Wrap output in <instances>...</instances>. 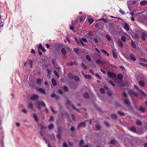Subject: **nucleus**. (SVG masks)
I'll return each mask as SVG.
<instances>
[{
	"instance_id": "nucleus-47",
	"label": "nucleus",
	"mask_w": 147,
	"mask_h": 147,
	"mask_svg": "<svg viewBox=\"0 0 147 147\" xmlns=\"http://www.w3.org/2000/svg\"><path fill=\"white\" fill-rule=\"evenodd\" d=\"M100 93L102 94H104L105 93L104 90L103 88H100Z\"/></svg>"
},
{
	"instance_id": "nucleus-45",
	"label": "nucleus",
	"mask_w": 147,
	"mask_h": 147,
	"mask_svg": "<svg viewBox=\"0 0 147 147\" xmlns=\"http://www.w3.org/2000/svg\"><path fill=\"white\" fill-rule=\"evenodd\" d=\"M74 80L76 82H78L79 81L80 79L77 76H75L74 77Z\"/></svg>"
},
{
	"instance_id": "nucleus-60",
	"label": "nucleus",
	"mask_w": 147,
	"mask_h": 147,
	"mask_svg": "<svg viewBox=\"0 0 147 147\" xmlns=\"http://www.w3.org/2000/svg\"><path fill=\"white\" fill-rule=\"evenodd\" d=\"M93 34V33L92 31H90L87 34L89 36H91Z\"/></svg>"
},
{
	"instance_id": "nucleus-54",
	"label": "nucleus",
	"mask_w": 147,
	"mask_h": 147,
	"mask_svg": "<svg viewBox=\"0 0 147 147\" xmlns=\"http://www.w3.org/2000/svg\"><path fill=\"white\" fill-rule=\"evenodd\" d=\"M61 134L59 132L57 135V136L58 138L60 140Z\"/></svg>"
},
{
	"instance_id": "nucleus-46",
	"label": "nucleus",
	"mask_w": 147,
	"mask_h": 147,
	"mask_svg": "<svg viewBox=\"0 0 147 147\" xmlns=\"http://www.w3.org/2000/svg\"><path fill=\"white\" fill-rule=\"evenodd\" d=\"M85 78L86 79H91V75H87L85 76Z\"/></svg>"
},
{
	"instance_id": "nucleus-18",
	"label": "nucleus",
	"mask_w": 147,
	"mask_h": 147,
	"mask_svg": "<svg viewBox=\"0 0 147 147\" xmlns=\"http://www.w3.org/2000/svg\"><path fill=\"white\" fill-rule=\"evenodd\" d=\"M118 44L119 46H120L121 47H122L123 46V43L120 40H118Z\"/></svg>"
},
{
	"instance_id": "nucleus-7",
	"label": "nucleus",
	"mask_w": 147,
	"mask_h": 147,
	"mask_svg": "<svg viewBox=\"0 0 147 147\" xmlns=\"http://www.w3.org/2000/svg\"><path fill=\"white\" fill-rule=\"evenodd\" d=\"M67 103L68 104H71V106L73 109H74L76 111L78 112H80V111H79V110L78 109H76L75 107L71 103V102H70V101L68 100L67 101Z\"/></svg>"
},
{
	"instance_id": "nucleus-9",
	"label": "nucleus",
	"mask_w": 147,
	"mask_h": 147,
	"mask_svg": "<svg viewBox=\"0 0 147 147\" xmlns=\"http://www.w3.org/2000/svg\"><path fill=\"white\" fill-rule=\"evenodd\" d=\"M38 95L34 94L31 97L30 99L32 100H34L38 99Z\"/></svg>"
},
{
	"instance_id": "nucleus-12",
	"label": "nucleus",
	"mask_w": 147,
	"mask_h": 147,
	"mask_svg": "<svg viewBox=\"0 0 147 147\" xmlns=\"http://www.w3.org/2000/svg\"><path fill=\"white\" fill-rule=\"evenodd\" d=\"M138 83L140 85L141 87H144L145 85V83L142 80L139 81Z\"/></svg>"
},
{
	"instance_id": "nucleus-41",
	"label": "nucleus",
	"mask_w": 147,
	"mask_h": 147,
	"mask_svg": "<svg viewBox=\"0 0 147 147\" xmlns=\"http://www.w3.org/2000/svg\"><path fill=\"white\" fill-rule=\"evenodd\" d=\"M94 20L93 19L90 18L88 19V22L90 24H92Z\"/></svg>"
},
{
	"instance_id": "nucleus-42",
	"label": "nucleus",
	"mask_w": 147,
	"mask_h": 147,
	"mask_svg": "<svg viewBox=\"0 0 147 147\" xmlns=\"http://www.w3.org/2000/svg\"><path fill=\"white\" fill-rule=\"evenodd\" d=\"M68 76L69 78L71 79L74 77V75L71 73H69L68 74Z\"/></svg>"
},
{
	"instance_id": "nucleus-10",
	"label": "nucleus",
	"mask_w": 147,
	"mask_h": 147,
	"mask_svg": "<svg viewBox=\"0 0 147 147\" xmlns=\"http://www.w3.org/2000/svg\"><path fill=\"white\" fill-rule=\"evenodd\" d=\"M124 28L127 31L129 30V26L128 24L127 23H125L124 26Z\"/></svg>"
},
{
	"instance_id": "nucleus-4",
	"label": "nucleus",
	"mask_w": 147,
	"mask_h": 147,
	"mask_svg": "<svg viewBox=\"0 0 147 147\" xmlns=\"http://www.w3.org/2000/svg\"><path fill=\"white\" fill-rule=\"evenodd\" d=\"M36 105L42 106L44 107H46V105L44 102L42 101H38L36 103Z\"/></svg>"
},
{
	"instance_id": "nucleus-44",
	"label": "nucleus",
	"mask_w": 147,
	"mask_h": 147,
	"mask_svg": "<svg viewBox=\"0 0 147 147\" xmlns=\"http://www.w3.org/2000/svg\"><path fill=\"white\" fill-rule=\"evenodd\" d=\"M86 58L87 59V60L89 61H91V58L88 55H86Z\"/></svg>"
},
{
	"instance_id": "nucleus-62",
	"label": "nucleus",
	"mask_w": 147,
	"mask_h": 147,
	"mask_svg": "<svg viewBox=\"0 0 147 147\" xmlns=\"http://www.w3.org/2000/svg\"><path fill=\"white\" fill-rule=\"evenodd\" d=\"M50 108H51V110L53 112V113H54V114H56V112L53 109V107L51 106L50 107Z\"/></svg>"
},
{
	"instance_id": "nucleus-8",
	"label": "nucleus",
	"mask_w": 147,
	"mask_h": 147,
	"mask_svg": "<svg viewBox=\"0 0 147 147\" xmlns=\"http://www.w3.org/2000/svg\"><path fill=\"white\" fill-rule=\"evenodd\" d=\"M111 118L115 120L117 119V116L115 114H111L110 115Z\"/></svg>"
},
{
	"instance_id": "nucleus-58",
	"label": "nucleus",
	"mask_w": 147,
	"mask_h": 147,
	"mask_svg": "<svg viewBox=\"0 0 147 147\" xmlns=\"http://www.w3.org/2000/svg\"><path fill=\"white\" fill-rule=\"evenodd\" d=\"M54 73L55 75H56L57 77H58L59 76V74L56 71H54Z\"/></svg>"
},
{
	"instance_id": "nucleus-2",
	"label": "nucleus",
	"mask_w": 147,
	"mask_h": 147,
	"mask_svg": "<svg viewBox=\"0 0 147 147\" xmlns=\"http://www.w3.org/2000/svg\"><path fill=\"white\" fill-rule=\"evenodd\" d=\"M124 102L127 106L129 107L131 109H132V107L131 106L130 102L128 98L125 99L124 100Z\"/></svg>"
},
{
	"instance_id": "nucleus-48",
	"label": "nucleus",
	"mask_w": 147,
	"mask_h": 147,
	"mask_svg": "<svg viewBox=\"0 0 147 147\" xmlns=\"http://www.w3.org/2000/svg\"><path fill=\"white\" fill-rule=\"evenodd\" d=\"M40 128L41 129H45L47 128L46 127L43 126L42 124H40Z\"/></svg>"
},
{
	"instance_id": "nucleus-57",
	"label": "nucleus",
	"mask_w": 147,
	"mask_h": 147,
	"mask_svg": "<svg viewBox=\"0 0 147 147\" xmlns=\"http://www.w3.org/2000/svg\"><path fill=\"white\" fill-rule=\"evenodd\" d=\"M63 147H68L67 145L65 142H64L63 144Z\"/></svg>"
},
{
	"instance_id": "nucleus-5",
	"label": "nucleus",
	"mask_w": 147,
	"mask_h": 147,
	"mask_svg": "<svg viewBox=\"0 0 147 147\" xmlns=\"http://www.w3.org/2000/svg\"><path fill=\"white\" fill-rule=\"evenodd\" d=\"M141 32V38L143 40L145 41L146 40V37L147 36V35L145 32Z\"/></svg>"
},
{
	"instance_id": "nucleus-20",
	"label": "nucleus",
	"mask_w": 147,
	"mask_h": 147,
	"mask_svg": "<svg viewBox=\"0 0 147 147\" xmlns=\"http://www.w3.org/2000/svg\"><path fill=\"white\" fill-rule=\"evenodd\" d=\"M95 107L96 109L98 111H99L100 112L102 113H103L102 111L101 110V109L100 107H97L96 105L95 106Z\"/></svg>"
},
{
	"instance_id": "nucleus-26",
	"label": "nucleus",
	"mask_w": 147,
	"mask_h": 147,
	"mask_svg": "<svg viewBox=\"0 0 147 147\" xmlns=\"http://www.w3.org/2000/svg\"><path fill=\"white\" fill-rule=\"evenodd\" d=\"M96 128L98 130H100L101 129V126L99 124H96Z\"/></svg>"
},
{
	"instance_id": "nucleus-23",
	"label": "nucleus",
	"mask_w": 147,
	"mask_h": 147,
	"mask_svg": "<svg viewBox=\"0 0 147 147\" xmlns=\"http://www.w3.org/2000/svg\"><path fill=\"white\" fill-rule=\"evenodd\" d=\"M51 82L54 86H56L57 84V82L54 78H53L52 79Z\"/></svg>"
},
{
	"instance_id": "nucleus-32",
	"label": "nucleus",
	"mask_w": 147,
	"mask_h": 147,
	"mask_svg": "<svg viewBox=\"0 0 147 147\" xmlns=\"http://www.w3.org/2000/svg\"><path fill=\"white\" fill-rule=\"evenodd\" d=\"M84 97L85 98H89V95L87 93H85L84 94Z\"/></svg>"
},
{
	"instance_id": "nucleus-15",
	"label": "nucleus",
	"mask_w": 147,
	"mask_h": 147,
	"mask_svg": "<svg viewBox=\"0 0 147 147\" xmlns=\"http://www.w3.org/2000/svg\"><path fill=\"white\" fill-rule=\"evenodd\" d=\"M52 63L54 67H55L57 66V65L56 63L55 59V58L52 59Z\"/></svg>"
},
{
	"instance_id": "nucleus-35",
	"label": "nucleus",
	"mask_w": 147,
	"mask_h": 147,
	"mask_svg": "<svg viewBox=\"0 0 147 147\" xmlns=\"http://www.w3.org/2000/svg\"><path fill=\"white\" fill-rule=\"evenodd\" d=\"M136 123V124L138 125H141L142 124V122L139 120H137Z\"/></svg>"
},
{
	"instance_id": "nucleus-64",
	"label": "nucleus",
	"mask_w": 147,
	"mask_h": 147,
	"mask_svg": "<svg viewBox=\"0 0 147 147\" xmlns=\"http://www.w3.org/2000/svg\"><path fill=\"white\" fill-rule=\"evenodd\" d=\"M123 95L124 97L126 98H128L127 95L125 92H123Z\"/></svg>"
},
{
	"instance_id": "nucleus-27",
	"label": "nucleus",
	"mask_w": 147,
	"mask_h": 147,
	"mask_svg": "<svg viewBox=\"0 0 147 147\" xmlns=\"http://www.w3.org/2000/svg\"><path fill=\"white\" fill-rule=\"evenodd\" d=\"M117 113L121 116H125V113L122 111H119L117 112Z\"/></svg>"
},
{
	"instance_id": "nucleus-6",
	"label": "nucleus",
	"mask_w": 147,
	"mask_h": 147,
	"mask_svg": "<svg viewBox=\"0 0 147 147\" xmlns=\"http://www.w3.org/2000/svg\"><path fill=\"white\" fill-rule=\"evenodd\" d=\"M131 37L133 38L138 39L139 38V35L136 33L133 32L131 34Z\"/></svg>"
},
{
	"instance_id": "nucleus-36",
	"label": "nucleus",
	"mask_w": 147,
	"mask_h": 147,
	"mask_svg": "<svg viewBox=\"0 0 147 147\" xmlns=\"http://www.w3.org/2000/svg\"><path fill=\"white\" fill-rule=\"evenodd\" d=\"M54 127L53 125V124H51L49 125L48 127L49 129H51L54 128Z\"/></svg>"
},
{
	"instance_id": "nucleus-21",
	"label": "nucleus",
	"mask_w": 147,
	"mask_h": 147,
	"mask_svg": "<svg viewBox=\"0 0 147 147\" xmlns=\"http://www.w3.org/2000/svg\"><path fill=\"white\" fill-rule=\"evenodd\" d=\"M68 64L71 66L73 65L74 64L77 65V64L75 62L73 61H70L68 63Z\"/></svg>"
},
{
	"instance_id": "nucleus-51",
	"label": "nucleus",
	"mask_w": 147,
	"mask_h": 147,
	"mask_svg": "<svg viewBox=\"0 0 147 147\" xmlns=\"http://www.w3.org/2000/svg\"><path fill=\"white\" fill-rule=\"evenodd\" d=\"M115 140L113 139V140H111L110 141V144H114V143H115Z\"/></svg>"
},
{
	"instance_id": "nucleus-39",
	"label": "nucleus",
	"mask_w": 147,
	"mask_h": 147,
	"mask_svg": "<svg viewBox=\"0 0 147 147\" xmlns=\"http://www.w3.org/2000/svg\"><path fill=\"white\" fill-rule=\"evenodd\" d=\"M106 37L107 39L109 40L110 41L111 40V38L110 35L108 34H107L106 35Z\"/></svg>"
},
{
	"instance_id": "nucleus-30",
	"label": "nucleus",
	"mask_w": 147,
	"mask_h": 147,
	"mask_svg": "<svg viewBox=\"0 0 147 147\" xmlns=\"http://www.w3.org/2000/svg\"><path fill=\"white\" fill-rule=\"evenodd\" d=\"M33 117L35 121L37 122L38 121V119L36 114H34L33 115Z\"/></svg>"
},
{
	"instance_id": "nucleus-22",
	"label": "nucleus",
	"mask_w": 147,
	"mask_h": 147,
	"mask_svg": "<svg viewBox=\"0 0 147 147\" xmlns=\"http://www.w3.org/2000/svg\"><path fill=\"white\" fill-rule=\"evenodd\" d=\"M147 3V2L146 0L140 2V4L142 5H144Z\"/></svg>"
},
{
	"instance_id": "nucleus-43",
	"label": "nucleus",
	"mask_w": 147,
	"mask_h": 147,
	"mask_svg": "<svg viewBox=\"0 0 147 147\" xmlns=\"http://www.w3.org/2000/svg\"><path fill=\"white\" fill-rule=\"evenodd\" d=\"M139 61H143L144 62H146L147 61V60L144 58H140Z\"/></svg>"
},
{
	"instance_id": "nucleus-1",
	"label": "nucleus",
	"mask_w": 147,
	"mask_h": 147,
	"mask_svg": "<svg viewBox=\"0 0 147 147\" xmlns=\"http://www.w3.org/2000/svg\"><path fill=\"white\" fill-rule=\"evenodd\" d=\"M87 121V120H86L84 122H81L79 123L77 126V129H79L80 127H85L86 126V122Z\"/></svg>"
},
{
	"instance_id": "nucleus-14",
	"label": "nucleus",
	"mask_w": 147,
	"mask_h": 147,
	"mask_svg": "<svg viewBox=\"0 0 147 147\" xmlns=\"http://www.w3.org/2000/svg\"><path fill=\"white\" fill-rule=\"evenodd\" d=\"M129 130L132 132H133L134 133H137L136 129V128L134 126H132L130 128Z\"/></svg>"
},
{
	"instance_id": "nucleus-17",
	"label": "nucleus",
	"mask_w": 147,
	"mask_h": 147,
	"mask_svg": "<svg viewBox=\"0 0 147 147\" xmlns=\"http://www.w3.org/2000/svg\"><path fill=\"white\" fill-rule=\"evenodd\" d=\"M139 110L141 112L144 113L145 112V108L142 106L140 107Z\"/></svg>"
},
{
	"instance_id": "nucleus-34",
	"label": "nucleus",
	"mask_w": 147,
	"mask_h": 147,
	"mask_svg": "<svg viewBox=\"0 0 147 147\" xmlns=\"http://www.w3.org/2000/svg\"><path fill=\"white\" fill-rule=\"evenodd\" d=\"M81 67L84 68V69H87V67L84 63H82L81 64Z\"/></svg>"
},
{
	"instance_id": "nucleus-52",
	"label": "nucleus",
	"mask_w": 147,
	"mask_h": 147,
	"mask_svg": "<svg viewBox=\"0 0 147 147\" xmlns=\"http://www.w3.org/2000/svg\"><path fill=\"white\" fill-rule=\"evenodd\" d=\"M103 123H104V124L105 125L107 126V127H110V125L108 124V122L105 121H104L103 122Z\"/></svg>"
},
{
	"instance_id": "nucleus-61",
	"label": "nucleus",
	"mask_w": 147,
	"mask_h": 147,
	"mask_svg": "<svg viewBox=\"0 0 147 147\" xmlns=\"http://www.w3.org/2000/svg\"><path fill=\"white\" fill-rule=\"evenodd\" d=\"M98 20H102L105 23H106L107 22V20L104 18L100 19H99Z\"/></svg>"
},
{
	"instance_id": "nucleus-28",
	"label": "nucleus",
	"mask_w": 147,
	"mask_h": 147,
	"mask_svg": "<svg viewBox=\"0 0 147 147\" xmlns=\"http://www.w3.org/2000/svg\"><path fill=\"white\" fill-rule=\"evenodd\" d=\"M113 50V57L115 59H117V54L115 52V51Z\"/></svg>"
},
{
	"instance_id": "nucleus-25",
	"label": "nucleus",
	"mask_w": 147,
	"mask_h": 147,
	"mask_svg": "<svg viewBox=\"0 0 147 147\" xmlns=\"http://www.w3.org/2000/svg\"><path fill=\"white\" fill-rule=\"evenodd\" d=\"M131 44L132 46L133 47V48H136V45L134 41L132 40H131Z\"/></svg>"
},
{
	"instance_id": "nucleus-29",
	"label": "nucleus",
	"mask_w": 147,
	"mask_h": 147,
	"mask_svg": "<svg viewBox=\"0 0 147 147\" xmlns=\"http://www.w3.org/2000/svg\"><path fill=\"white\" fill-rule=\"evenodd\" d=\"M28 107L29 109H33L32 104L31 103H29Z\"/></svg>"
},
{
	"instance_id": "nucleus-50",
	"label": "nucleus",
	"mask_w": 147,
	"mask_h": 147,
	"mask_svg": "<svg viewBox=\"0 0 147 147\" xmlns=\"http://www.w3.org/2000/svg\"><path fill=\"white\" fill-rule=\"evenodd\" d=\"M139 65L142 66H145L147 68V64H146L140 63H139Z\"/></svg>"
},
{
	"instance_id": "nucleus-55",
	"label": "nucleus",
	"mask_w": 147,
	"mask_h": 147,
	"mask_svg": "<svg viewBox=\"0 0 147 147\" xmlns=\"http://www.w3.org/2000/svg\"><path fill=\"white\" fill-rule=\"evenodd\" d=\"M121 40L123 42H125V36H123L121 37Z\"/></svg>"
},
{
	"instance_id": "nucleus-31",
	"label": "nucleus",
	"mask_w": 147,
	"mask_h": 147,
	"mask_svg": "<svg viewBox=\"0 0 147 147\" xmlns=\"http://www.w3.org/2000/svg\"><path fill=\"white\" fill-rule=\"evenodd\" d=\"M96 62L98 64L100 65L101 64H103V63L101 61L100 59H97L96 60Z\"/></svg>"
},
{
	"instance_id": "nucleus-53",
	"label": "nucleus",
	"mask_w": 147,
	"mask_h": 147,
	"mask_svg": "<svg viewBox=\"0 0 147 147\" xmlns=\"http://www.w3.org/2000/svg\"><path fill=\"white\" fill-rule=\"evenodd\" d=\"M29 63L30 66V67L32 68L33 65V61L32 60H30Z\"/></svg>"
},
{
	"instance_id": "nucleus-16",
	"label": "nucleus",
	"mask_w": 147,
	"mask_h": 147,
	"mask_svg": "<svg viewBox=\"0 0 147 147\" xmlns=\"http://www.w3.org/2000/svg\"><path fill=\"white\" fill-rule=\"evenodd\" d=\"M101 52L105 54V55L107 56H109V54L106 51L104 50L103 49H101L100 50Z\"/></svg>"
},
{
	"instance_id": "nucleus-38",
	"label": "nucleus",
	"mask_w": 147,
	"mask_h": 147,
	"mask_svg": "<svg viewBox=\"0 0 147 147\" xmlns=\"http://www.w3.org/2000/svg\"><path fill=\"white\" fill-rule=\"evenodd\" d=\"M37 83L38 85H41V80L40 79L38 78L37 79Z\"/></svg>"
},
{
	"instance_id": "nucleus-33",
	"label": "nucleus",
	"mask_w": 147,
	"mask_h": 147,
	"mask_svg": "<svg viewBox=\"0 0 147 147\" xmlns=\"http://www.w3.org/2000/svg\"><path fill=\"white\" fill-rule=\"evenodd\" d=\"M74 51L77 54L79 55V49L77 48H74Z\"/></svg>"
},
{
	"instance_id": "nucleus-40",
	"label": "nucleus",
	"mask_w": 147,
	"mask_h": 147,
	"mask_svg": "<svg viewBox=\"0 0 147 147\" xmlns=\"http://www.w3.org/2000/svg\"><path fill=\"white\" fill-rule=\"evenodd\" d=\"M61 51L62 54L63 55L65 54L66 53V50L64 48L62 49L61 50Z\"/></svg>"
},
{
	"instance_id": "nucleus-56",
	"label": "nucleus",
	"mask_w": 147,
	"mask_h": 147,
	"mask_svg": "<svg viewBox=\"0 0 147 147\" xmlns=\"http://www.w3.org/2000/svg\"><path fill=\"white\" fill-rule=\"evenodd\" d=\"M80 40H82V41H83L84 42H87V39H86V38H82Z\"/></svg>"
},
{
	"instance_id": "nucleus-59",
	"label": "nucleus",
	"mask_w": 147,
	"mask_h": 147,
	"mask_svg": "<svg viewBox=\"0 0 147 147\" xmlns=\"http://www.w3.org/2000/svg\"><path fill=\"white\" fill-rule=\"evenodd\" d=\"M109 82L110 83V84L112 85V86H115V85L113 83V82L111 80H109Z\"/></svg>"
},
{
	"instance_id": "nucleus-19",
	"label": "nucleus",
	"mask_w": 147,
	"mask_h": 147,
	"mask_svg": "<svg viewBox=\"0 0 147 147\" xmlns=\"http://www.w3.org/2000/svg\"><path fill=\"white\" fill-rule=\"evenodd\" d=\"M130 60H132L133 61H136V59L134 57V55H133L132 54H130Z\"/></svg>"
},
{
	"instance_id": "nucleus-3",
	"label": "nucleus",
	"mask_w": 147,
	"mask_h": 147,
	"mask_svg": "<svg viewBox=\"0 0 147 147\" xmlns=\"http://www.w3.org/2000/svg\"><path fill=\"white\" fill-rule=\"evenodd\" d=\"M107 75L109 77L111 78L115 77L116 76V75L115 74L109 71H108L107 72Z\"/></svg>"
},
{
	"instance_id": "nucleus-13",
	"label": "nucleus",
	"mask_w": 147,
	"mask_h": 147,
	"mask_svg": "<svg viewBox=\"0 0 147 147\" xmlns=\"http://www.w3.org/2000/svg\"><path fill=\"white\" fill-rule=\"evenodd\" d=\"M129 92L130 94H132L136 96H138L137 93L134 90H130Z\"/></svg>"
},
{
	"instance_id": "nucleus-49",
	"label": "nucleus",
	"mask_w": 147,
	"mask_h": 147,
	"mask_svg": "<svg viewBox=\"0 0 147 147\" xmlns=\"http://www.w3.org/2000/svg\"><path fill=\"white\" fill-rule=\"evenodd\" d=\"M63 90L65 92H68V88L66 86H65L63 87Z\"/></svg>"
},
{
	"instance_id": "nucleus-63",
	"label": "nucleus",
	"mask_w": 147,
	"mask_h": 147,
	"mask_svg": "<svg viewBox=\"0 0 147 147\" xmlns=\"http://www.w3.org/2000/svg\"><path fill=\"white\" fill-rule=\"evenodd\" d=\"M58 92L60 94H63V92L61 90L59 89L58 90Z\"/></svg>"
},
{
	"instance_id": "nucleus-11",
	"label": "nucleus",
	"mask_w": 147,
	"mask_h": 147,
	"mask_svg": "<svg viewBox=\"0 0 147 147\" xmlns=\"http://www.w3.org/2000/svg\"><path fill=\"white\" fill-rule=\"evenodd\" d=\"M38 90L41 93H43L45 95L46 94L45 91L42 88H39Z\"/></svg>"
},
{
	"instance_id": "nucleus-37",
	"label": "nucleus",
	"mask_w": 147,
	"mask_h": 147,
	"mask_svg": "<svg viewBox=\"0 0 147 147\" xmlns=\"http://www.w3.org/2000/svg\"><path fill=\"white\" fill-rule=\"evenodd\" d=\"M84 144V140L83 139H81L79 145L80 146H82V145Z\"/></svg>"
},
{
	"instance_id": "nucleus-24",
	"label": "nucleus",
	"mask_w": 147,
	"mask_h": 147,
	"mask_svg": "<svg viewBox=\"0 0 147 147\" xmlns=\"http://www.w3.org/2000/svg\"><path fill=\"white\" fill-rule=\"evenodd\" d=\"M117 78L119 80H121L123 79V76L121 74H119L117 75Z\"/></svg>"
}]
</instances>
